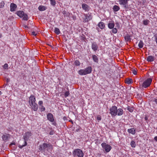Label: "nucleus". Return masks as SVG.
<instances>
[{
  "mask_svg": "<svg viewBox=\"0 0 157 157\" xmlns=\"http://www.w3.org/2000/svg\"><path fill=\"white\" fill-rule=\"evenodd\" d=\"M84 69L85 71V72L86 73V75L90 74L92 71V67L90 66H89L87 68H86Z\"/></svg>",
  "mask_w": 157,
  "mask_h": 157,
  "instance_id": "11",
  "label": "nucleus"
},
{
  "mask_svg": "<svg viewBox=\"0 0 157 157\" xmlns=\"http://www.w3.org/2000/svg\"><path fill=\"white\" fill-rule=\"evenodd\" d=\"M92 59L94 62L98 63V59L96 56L95 55L92 56Z\"/></svg>",
  "mask_w": 157,
  "mask_h": 157,
  "instance_id": "22",
  "label": "nucleus"
},
{
  "mask_svg": "<svg viewBox=\"0 0 157 157\" xmlns=\"http://www.w3.org/2000/svg\"><path fill=\"white\" fill-rule=\"evenodd\" d=\"M24 143H25V144L24 145H19V147L21 148H22L24 147L25 146H26L27 145V142H24Z\"/></svg>",
  "mask_w": 157,
  "mask_h": 157,
  "instance_id": "36",
  "label": "nucleus"
},
{
  "mask_svg": "<svg viewBox=\"0 0 157 157\" xmlns=\"http://www.w3.org/2000/svg\"><path fill=\"white\" fill-rule=\"evenodd\" d=\"M154 140L157 141V136H156L154 137Z\"/></svg>",
  "mask_w": 157,
  "mask_h": 157,
  "instance_id": "48",
  "label": "nucleus"
},
{
  "mask_svg": "<svg viewBox=\"0 0 157 157\" xmlns=\"http://www.w3.org/2000/svg\"><path fill=\"white\" fill-rule=\"evenodd\" d=\"M131 36L128 34H127L124 37V38L126 42L130 41L131 40Z\"/></svg>",
  "mask_w": 157,
  "mask_h": 157,
  "instance_id": "20",
  "label": "nucleus"
},
{
  "mask_svg": "<svg viewBox=\"0 0 157 157\" xmlns=\"http://www.w3.org/2000/svg\"><path fill=\"white\" fill-rule=\"evenodd\" d=\"M29 101L30 103H31V104H33V102H35L36 101V99L34 96L33 95H31L29 97Z\"/></svg>",
  "mask_w": 157,
  "mask_h": 157,
  "instance_id": "12",
  "label": "nucleus"
},
{
  "mask_svg": "<svg viewBox=\"0 0 157 157\" xmlns=\"http://www.w3.org/2000/svg\"><path fill=\"white\" fill-rule=\"evenodd\" d=\"M97 119L98 120L100 121L101 119V117L100 116H98L97 117Z\"/></svg>",
  "mask_w": 157,
  "mask_h": 157,
  "instance_id": "45",
  "label": "nucleus"
},
{
  "mask_svg": "<svg viewBox=\"0 0 157 157\" xmlns=\"http://www.w3.org/2000/svg\"><path fill=\"white\" fill-rule=\"evenodd\" d=\"M53 148V146L50 143H44L40 145L39 149L41 151L45 152L51 151Z\"/></svg>",
  "mask_w": 157,
  "mask_h": 157,
  "instance_id": "2",
  "label": "nucleus"
},
{
  "mask_svg": "<svg viewBox=\"0 0 157 157\" xmlns=\"http://www.w3.org/2000/svg\"><path fill=\"white\" fill-rule=\"evenodd\" d=\"M30 105L32 107V109L35 111H36L38 109L37 104L35 102L33 104H30Z\"/></svg>",
  "mask_w": 157,
  "mask_h": 157,
  "instance_id": "13",
  "label": "nucleus"
},
{
  "mask_svg": "<svg viewBox=\"0 0 157 157\" xmlns=\"http://www.w3.org/2000/svg\"><path fill=\"white\" fill-rule=\"evenodd\" d=\"M82 9L85 11H88L89 9V7L85 3H83L82 4Z\"/></svg>",
  "mask_w": 157,
  "mask_h": 157,
  "instance_id": "14",
  "label": "nucleus"
},
{
  "mask_svg": "<svg viewBox=\"0 0 157 157\" xmlns=\"http://www.w3.org/2000/svg\"><path fill=\"white\" fill-rule=\"evenodd\" d=\"M113 10L114 11L117 12L118 11L120 8L119 6L117 5H115L113 7Z\"/></svg>",
  "mask_w": 157,
  "mask_h": 157,
  "instance_id": "27",
  "label": "nucleus"
},
{
  "mask_svg": "<svg viewBox=\"0 0 157 157\" xmlns=\"http://www.w3.org/2000/svg\"><path fill=\"white\" fill-rule=\"evenodd\" d=\"M40 108L41 109V111H44L45 110V107L43 105L40 106Z\"/></svg>",
  "mask_w": 157,
  "mask_h": 157,
  "instance_id": "39",
  "label": "nucleus"
},
{
  "mask_svg": "<svg viewBox=\"0 0 157 157\" xmlns=\"http://www.w3.org/2000/svg\"><path fill=\"white\" fill-rule=\"evenodd\" d=\"M91 48L94 51L96 52L98 50V46L96 42H94L92 44Z\"/></svg>",
  "mask_w": 157,
  "mask_h": 157,
  "instance_id": "8",
  "label": "nucleus"
},
{
  "mask_svg": "<svg viewBox=\"0 0 157 157\" xmlns=\"http://www.w3.org/2000/svg\"><path fill=\"white\" fill-rule=\"evenodd\" d=\"M74 64L76 66H78L80 65L81 63L80 61L78 60H76L74 61Z\"/></svg>",
  "mask_w": 157,
  "mask_h": 157,
  "instance_id": "26",
  "label": "nucleus"
},
{
  "mask_svg": "<svg viewBox=\"0 0 157 157\" xmlns=\"http://www.w3.org/2000/svg\"><path fill=\"white\" fill-rule=\"evenodd\" d=\"M78 73L80 75H85L86 73L85 72L84 69H81L78 71Z\"/></svg>",
  "mask_w": 157,
  "mask_h": 157,
  "instance_id": "25",
  "label": "nucleus"
},
{
  "mask_svg": "<svg viewBox=\"0 0 157 157\" xmlns=\"http://www.w3.org/2000/svg\"><path fill=\"white\" fill-rule=\"evenodd\" d=\"M10 136L9 135H3L2 136V138L3 140L6 141H7L8 138H9Z\"/></svg>",
  "mask_w": 157,
  "mask_h": 157,
  "instance_id": "24",
  "label": "nucleus"
},
{
  "mask_svg": "<svg viewBox=\"0 0 157 157\" xmlns=\"http://www.w3.org/2000/svg\"><path fill=\"white\" fill-rule=\"evenodd\" d=\"M74 157H83L84 153L80 149H75L72 152Z\"/></svg>",
  "mask_w": 157,
  "mask_h": 157,
  "instance_id": "3",
  "label": "nucleus"
},
{
  "mask_svg": "<svg viewBox=\"0 0 157 157\" xmlns=\"http://www.w3.org/2000/svg\"><path fill=\"white\" fill-rule=\"evenodd\" d=\"M69 92L68 91H67L65 92L64 95L65 97H67L69 95Z\"/></svg>",
  "mask_w": 157,
  "mask_h": 157,
  "instance_id": "41",
  "label": "nucleus"
},
{
  "mask_svg": "<svg viewBox=\"0 0 157 157\" xmlns=\"http://www.w3.org/2000/svg\"><path fill=\"white\" fill-rule=\"evenodd\" d=\"M15 144L14 143H12L10 144V146L13 145H15Z\"/></svg>",
  "mask_w": 157,
  "mask_h": 157,
  "instance_id": "47",
  "label": "nucleus"
},
{
  "mask_svg": "<svg viewBox=\"0 0 157 157\" xmlns=\"http://www.w3.org/2000/svg\"><path fill=\"white\" fill-rule=\"evenodd\" d=\"M47 117L48 120L52 123V125L55 126L57 125V123L55 121L53 115L52 113H48Z\"/></svg>",
  "mask_w": 157,
  "mask_h": 157,
  "instance_id": "4",
  "label": "nucleus"
},
{
  "mask_svg": "<svg viewBox=\"0 0 157 157\" xmlns=\"http://www.w3.org/2000/svg\"><path fill=\"white\" fill-rule=\"evenodd\" d=\"M2 94V92L0 91V95L1 94Z\"/></svg>",
  "mask_w": 157,
  "mask_h": 157,
  "instance_id": "51",
  "label": "nucleus"
},
{
  "mask_svg": "<svg viewBox=\"0 0 157 157\" xmlns=\"http://www.w3.org/2000/svg\"><path fill=\"white\" fill-rule=\"evenodd\" d=\"M109 113L112 116H115L117 115L121 116L123 114V111L122 109L119 108L117 109V107L115 106H112L110 108Z\"/></svg>",
  "mask_w": 157,
  "mask_h": 157,
  "instance_id": "1",
  "label": "nucleus"
},
{
  "mask_svg": "<svg viewBox=\"0 0 157 157\" xmlns=\"http://www.w3.org/2000/svg\"><path fill=\"white\" fill-rule=\"evenodd\" d=\"M67 119V117H63V119L64 120H66Z\"/></svg>",
  "mask_w": 157,
  "mask_h": 157,
  "instance_id": "49",
  "label": "nucleus"
},
{
  "mask_svg": "<svg viewBox=\"0 0 157 157\" xmlns=\"http://www.w3.org/2000/svg\"><path fill=\"white\" fill-rule=\"evenodd\" d=\"M154 37L155 40L156 44H157V34H155L154 35Z\"/></svg>",
  "mask_w": 157,
  "mask_h": 157,
  "instance_id": "42",
  "label": "nucleus"
},
{
  "mask_svg": "<svg viewBox=\"0 0 157 157\" xmlns=\"http://www.w3.org/2000/svg\"><path fill=\"white\" fill-rule=\"evenodd\" d=\"M43 102L42 101H40L38 102L39 105L41 106V105H43Z\"/></svg>",
  "mask_w": 157,
  "mask_h": 157,
  "instance_id": "43",
  "label": "nucleus"
},
{
  "mask_svg": "<svg viewBox=\"0 0 157 157\" xmlns=\"http://www.w3.org/2000/svg\"><path fill=\"white\" fill-rule=\"evenodd\" d=\"M152 79L151 78H148L145 80L142 84V86L146 88L149 87L151 85Z\"/></svg>",
  "mask_w": 157,
  "mask_h": 157,
  "instance_id": "5",
  "label": "nucleus"
},
{
  "mask_svg": "<svg viewBox=\"0 0 157 157\" xmlns=\"http://www.w3.org/2000/svg\"><path fill=\"white\" fill-rule=\"evenodd\" d=\"M23 19L24 20L27 21L28 20V15L26 14H24V16H23Z\"/></svg>",
  "mask_w": 157,
  "mask_h": 157,
  "instance_id": "33",
  "label": "nucleus"
},
{
  "mask_svg": "<svg viewBox=\"0 0 157 157\" xmlns=\"http://www.w3.org/2000/svg\"><path fill=\"white\" fill-rule=\"evenodd\" d=\"M130 145L132 147H135L136 146V143L134 140H132L130 143Z\"/></svg>",
  "mask_w": 157,
  "mask_h": 157,
  "instance_id": "30",
  "label": "nucleus"
},
{
  "mask_svg": "<svg viewBox=\"0 0 157 157\" xmlns=\"http://www.w3.org/2000/svg\"><path fill=\"white\" fill-rule=\"evenodd\" d=\"M37 32L33 31L32 32L31 34L36 36L37 35Z\"/></svg>",
  "mask_w": 157,
  "mask_h": 157,
  "instance_id": "40",
  "label": "nucleus"
},
{
  "mask_svg": "<svg viewBox=\"0 0 157 157\" xmlns=\"http://www.w3.org/2000/svg\"><path fill=\"white\" fill-rule=\"evenodd\" d=\"M50 1L51 5L53 6H55L56 3L55 0H50Z\"/></svg>",
  "mask_w": 157,
  "mask_h": 157,
  "instance_id": "29",
  "label": "nucleus"
},
{
  "mask_svg": "<svg viewBox=\"0 0 157 157\" xmlns=\"http://www.w3.org/2000/svg\"><path fill=\"white\" fill-rule=\"evenodd\" d=\"M16 4L14 3H11L10 5V10L11 12L15 11L17 8Z\"/></svg>",
  "mask_w": 157,
  "mask_h": 157,
  "instance_id": "10",
  "label": "nucleus"
},
{
  "mask_svg": "<svg viewBox=\"0 0 157 157\" xmlns=\"http://www.w3.org/2000/svg\"><path fill=\"white\" fill-rule=\"evenodd\" d=\"M132 73L135 75H136L137 74V71L135 70H132Z\"/></svg>",
  "mask_w": 157,
  "mask_h": 157,
  "instance_id": "44",
  "label": "nucleus"
},
{
  "mask_svg": "<svg viewBox=\"0 0 157 157\" xmlns=\"http://www.w3.org/2000/svg\"><path fill=\"white\" fill-rule=\"evenodd\" d=\"M98 26L101 29H103L105 27V25L104 23L102 22H100L98 24Z\"/></svg>",
  "mask_w": 157,
  "mask_h": 157,
  "instance_id": "19",
  "label": "nucleus"
},
{
  "mask_svg": "<svg viewBox=\"0 0 157 157\" xmlns=\"http://www.w3.org/2000/svg\"><path fill=\"white\" fill-rule=\"evenodd\" d=\"M31 136L32 133L30 131H28L25 132L23 136V138L24 139V142H27V141Z\"/></svg>",
  "mask_w": 157,
  "mask_h": 157,
  "instance_id": "7",
  "label": "nucleus"
},
{
  "mask_svg": "<svg viewBox=\"0 0 157 157\" xmlns=\"http://www.w3.org/2000/svg\"><path fill=\"white\" fill-rule=\"evenodd\" d=\"M102 147L105 149L106 152H109L112 148L111 147L105 143H103L101 144Z\"/></svg>",
  "mask_w": 157,
  "mask_h": 157,
  "instance_id": "6",
  "label": "nucleus"
},
{
  "mask_svg": "<svg viewBox=\"0 0 157 157\" xmlns=\"http://www.w3.org/2000/svg\"><path fill=\"white\" fill-rule=\"evenodd\" d=\"M3 68L5 69H8V65L7 63H5L4 65L2 66Z\"/></svg>",
  "mask_w": 157,
  "mask_h": 157,
  "instance_id": "35",
  "label": "nucleus"
},
{
  "mask_svg": "<svg viewBox=\"0 0 157 157\" xmlns=\"http://www.w3.org/2000/svg\"><path fill=\"white\" fill-rule=\"evenodd\" d=\"M17 15L21 17H23L24 14V12L22 11H18L16 12Z\"/></svg>",
  "mask_w": 157,
  "mask_h": 157,
  "instance_id": "18",
  "label": "nucleus"
},
{
  "mask_svg": "<svg viewBox=\"0 0 157 157\" xmlns=\"http://www.w3.org/2000/svg\"><path fill=\"white\" fill-rule=\"evenodd\" d=\"M114 23L113 21L109 22L108 24V27L110 29H113L114 26Z\"/></svg>",
  "mask_w": 157,
  "mask_h": 157,
  "instance_id": "16",
  "label": "nucleus"
},
{
  "mask_svg": "<svg viewBox=\"0 0 157 157\" xmlns=\"http://www.w3.org/2000/svg\"><path fill=\"white\" fill-rule=\"evenodd\" d=\"M112 32L114 33H116L117 32V29L116 28H113Z\"/></svg>",
  "mask_w": 157,
  "mask_h": 157,
  "instance_id": "38",
  "label": "nucleus"
},
{
  "mask_svg": "<svg viewBox=\"0 0 157 157\" xmlns=\"http://www.w3.org/2000/svg\"><path fill=\"white\" fill-rule=\"evenodd\" d=\"M54 32L57 35H58L60 33V31L59 29L55 28L54 29Z\"/></svg>",
  "mask_w": 157,
  "mask_h": 157,
  "instance_id": "31",
  "label": "nucleus"
},
{
  "mask_svg": "<svg viewBox=\"0 0 157 157\" xmlns=\"http://www.w3.org/2000/svg\"><path fill=\"white\" fill-rule=\"evenodd\" d=\"M145 120H147L148 119V118L147 117H145Z\"/></svg>",
  "mask_w": 157,
  "mask_h": 157,
  "instance_id": "50",
  "label": "nucleus"
},
{
  "mask_svg": "<svg viewBox=\"0 0 157 157\" xmlns=\"http://www.w3.org/2000/svg\"><path fill=\"white\" fill-rule=\"evenodd\" d=\"M127 131L129 133H131L132 135L135 134L136 132L135 129L133 128L128 129Z\"/></svg>",
  "mask_w": 157,
  "mask_h": 157,
  "instance_id": "15",
  "label": "nucleus"
},
{
  "mask_svg": "<svg viewBox=\"0 0 157 157\" xmlns=\"http://www.w3.org/2000/svg\"><path fill=\"white\" fill-rule=\"evenodd\" d=\"M125 82L128 84H131L133 82L131 78H127L125 80Z\"/></svg>",
  "mask_w": 157,
  "mask_h": 157,
  "instance_id": "23",
  "label": "nucleus"
},
{
  "mask_svg": "<svg viewBox=\"0 0 157 157\" xmlns=\"http://www.w3.org/2000/svg\"><path fill=\"white\" fill-rule=\"evenodd\" d=\"M85 17V18L84 19V21L85 22H88L92 19V17L91 15L89 14H84Z\"/></svg>",
  "mask_w": 157,
  "mask_h": 157,
  "instance_id": "9",
  "label": "nucleus"
},
{
  "mask_svg": "<svg viewBox=\"0 0 157 157\" xmlns=\"http://www.w3.org/2000/svg\"><path fill=\"white\" fill-rule=\"evenodd\" d=\"M134 108L130 106H128L127 109L130 112H132L134 110Z\"/></svg>",
  "mask_w": 157,
  "mask_h": 157,
  "instance_id": "32",
  "label": "nucleus"
},
{
  "mask_svg": "<svg viewBox=\"0 0 157 157\" xmlns=\"http://www.w3.org/2000/svg\"><path fill=\"white\" fill-rule=\"evenodd\" d=\"M47 9V8L46 6L42 5L39 6L38 7L39 10L41 11H44L46 10Z\"/></svg>",
  "mask_w": 157,
  "mask_h": 157,
  "instance_id": "21",
  "label": "nucleus"
},
{
  "mask_svg": "<svg viewBox=\"0 0 157 157\" xmlns=\"http://www.w3.org/2000/svg\"><path fill=\"white\" fill-rule=\"evenodd\" d=\"M154 101H155L156 104L157 105V98H155L154 99Z\"/></svg>",
  "mask_w": 157,
  "mask_h": 157,
  "instance_id": "46",
  "label": "nucleus"
},
{
  "mask_svg": "<svg viewBox=\"0 0 157 157\" xmlns=\"http://www.w3.org/2000/svg\"><path fill=\"white\" fill-rule=\"evenodd\" d=\"M155 60L154 57L151 56H148L147 58V60L148 62H152Z\"/></svg>",
  "mask_w": 157,
  "mask_h": 157,
  "instance_id": "17",
  "label": "nucleus"
},
{
  "mask_svg": "<svg viewBox=\"0 0 157 157\" xmlns=\"http://www.w3.org/2000/svg\"><path fill=\"white\" fill-rule=\"evenodd\" d=\"M5 5V3L4 2L2 1L0 3V8H2Z\"/></svg>",
  "mask_w": 157,
  "mask_h": 157,
  "instance_id": "37",
  "label": "nucleus"
},
{
  "mask_svg": "<svg viewBox=\"0 0 157 157\" xmlns=\"http://www.w3.org/2000/svg\"><path fill=\"white\" fill-rule=\"evenodd\" d=\"M144 43L142 40H140L138 44V46L140 48H142L143 47Z\"/></svg>",
  "mask_w": 157,
  "mask_h": 157,
  "instance_id": "28",
  "label": "nucleus"
},
{
  "mask_svg": "<svg viewBox=\"0 0 157 157\" xmlns=\"http://www.w3.org/2000/svg\"><path fill=\"white\" fill-rule=\"evenodd\" d=\"M149 22V20H145L143 21V24L145 25H147Z\"/></svg>",
  "mask_w": 157,
  "mask_h": 157,
  "instance_id": "34",
  "label": "nucleus"
}]
</instances>
